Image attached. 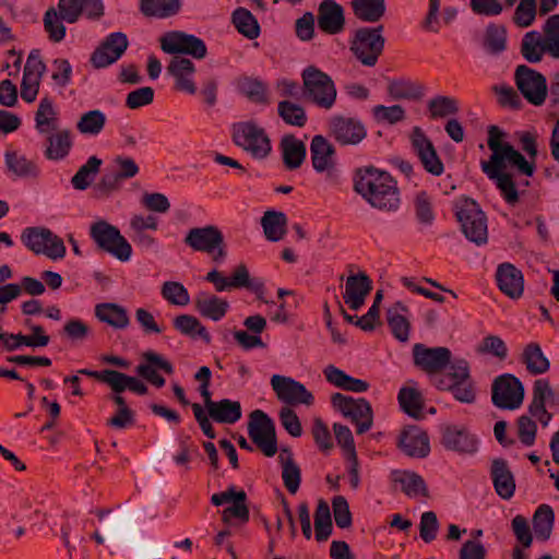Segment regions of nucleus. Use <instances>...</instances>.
I'll list each match as a JSON object with an SVG mask.
<instances>
[{"label": "nucleus", "instance_id": "338daca9", "mask_svg": "<svg viewBox=\"0 0 559 559\" xmlns=\"http://www.w3.org/2000/svg\"><path fill=\"white\" fill-rule=\"evenodd\" d=\"M112 176L115 179L133 178L139 173L136 163L128 156H117L111 164Z\"/></svg>", "mask_w": 559, "mask_h": 559}, {"label": "nucleus", "instance_id": "5fc2aeb1", "mask_svg": "<svg viewBox=\"0 0 559 559\" xmlns=\"http://www.w3.org/2000/svg\"><path fill=\"white\" fill-rule=\"evenodd\" d=\"M316 538L319 542L326 540L332 533L331 511L328 502L320 500L314 519Z\"/></svg>", "mask_w": 559, "mask_h": 559}, {"label": "nucleus", "instance_id": "2eb2a0df", "mask_svg": "<svg viewBox=\"0 0 559 559\" xmlns=\"http://www.w3.org/2000/svg\"><path fill=\"white\" fill-rule=\"evenodd\" d=\"M524 399V388L521 381L512 374L506 373L495 380L492 402L502 409L519 408Z\"/></svg>", "mask_w": 559, "mask_h": 559}, {"label": "nucleus", "instance_id": "7ed1b4c3", "mask_svg": "<svg viewBox=\"0 0 559 559\" xmlns=\"http://www.w3.org/2000/svg\"><path fill=\"white\" fill-rule=\"evenodd\" d=\"M233 139L238 147L257 160L265 159L272 152L267 132L254 120L235 123Z\"/></svg>", "mask_w": 559, "mask_h": 559}, {"label": "nucleus", "instance_id": "a211bd4d", "mask_svg": "<svg viewBox=\"0 0 559 559\" xmlns=\"http://www.w3.org/2000/svg\"><path fill=\"white\" fill-rule=\"evenodd\" d=\"M442 444L454 452L474 454L478 450L479 440L467 426L450 424L442 428Z\"/></svg>", "mask_w": 559, "mask_h": 559}, {"label": "nucleus", "instance_id": "dca6fc26", "mask_svg": "<svg viewBox=\"0 0 559 559\" xmlns=\"http://www.w3.org/2000/svg\"><path fill=\"white\" fill-rule=\"evenodd\" d=\"M46 70L39 50H32L25 62L21 82V97L24 102L31 104L36 100Z\"/></svg>", "mask_w": 559, "mask_h": 559}, {"label": "nucleus", "instance_id": "c9c22d12", "mask_svg": "<svg viewBox=\"0 0 559 559\" xmlns=\"http://www.w3.org/2000/svg\"><path fill=\"white\" fill-rule=\"evenodd\" d=\"M393 479L399 484L402 490L411 498L427 496V486L420 475L412 471H396L393 473Z\"/></svg>", "mask_w": 559, "mask_h": 559}, {"label": "nucleus", "instance_id": "7c9ffc66", "mask_svg": "<svg viewBox=\"0 0 559 559\" xmlns=\"http://www.w3.org/2000/svg\"><path fill=\"white\" fill-rule=\"evenodd\" d=\"M4 164L8 171L16 178H36L39 175L37 164L16 151L4 153Z\"/></svg>", "mask_w": 559, "mask_h": 559}, {"label": "nucleus", "instance_id": "58836bf2", "mask_svg": "<svg viewBox=\"0 0 559 559\" xmlns=\"http://www.w3.org/2000/svg\"><path fill=\"white\" fill-rule=\"evenodd\" d=\"M521 51L528 62L536 63L548 52V45L539 32L531 31L523 37Z\"/></svg>", "mask_w": 559, "mask_h": 559}, {"label": "nucleus", "instance_id": "ddd939ff", "mask_svg": "<svg viewBox=\"0 0 559 559\" xmlns=\"http://www.w3.org/2000/svg\"><path fill=\"white\" fill-rule=\"evenodd\" d=\"M514 76L519 91L528 103L539 106L545 102L548 87L546 78L542 73L527 66H519Z\"/></svg>", "mask_w": 559, "mask_h": 559}, {"label": "nucleus", "instance_id": "cd10ccee", "mask_svg": "<svg viewBox=\"0 0 559 559\" xmlns=\"http://www.w3.org/2000/svg\"><path fill=\"white\" fill-rule=\"evenodd\" d=\"M323 374L331 385L342 390L362 393L369 389V383L367 381L354 378L334 365H328L324 367Z\"/></svg>", "mask_w": 559, "mask_h": 559}, {"label": "nucleus", "instance_id": "9b49d317", "mask_svg": "<svg viewBox=\"0 0 559 559\" xmlns=\"http://www.w3.org/2000/svg\"><path fill=\"white\" fill-rule=\"evenodd\" d=\"M186 243L195 251L206 252L214 262L226 258L224 237L214 226L193 228L186 236Z\"/></svg>", "mask_w": 559, "mask_h": 559}, {"label": "nucleus", "instance_id": "603ef678", "mask_svg": "<svg viewBox=\"0 0 559 559\" xmlns=\"http://www.w3.org/2000/svg\"><path fill=\"white\" fill-rule=\"evenodd\" d=\"M485 49L493 55L500 53L507 46V29L502 25L489 24L485 32Z\"/></svg>", "mask_w": 559, "mask_h": 559}, {"label": "nucleus", "instance_id": "864d4df0", "mask_svg": "<svg viewBox=\"0 0 559 559\" xmlns=\"http://www.w3.org/2000/svg\"><path fill=\"white\" fill-rule=\"evenodd\" d=\"M102 160L96 156H91L87 162L80 167L72 178V185L78 190H85L95 179Z\"/></svg>", "mask_w": 559, "mask_h": 559}, {"label": "nucleus", "instance_id": "c03bdc74", "mask_svg": "<svg viewBox=\"0 0 559 559\" xmlns=\"http://www.w3.org/2000/svg\"><path fill=\"white\" fill-rule=\"evenodd\" d=\"M355 15L366 22L379 21L385 12L384 0H353Z\"/></svg>", "mask_w": 559, "mask_h": 559}, {"label": "nucleus", "instance_id": "8fccbe9b", "mask_svg": "<svg viewBox=\"0 0 559 559\" xmlns=\"http://www.w3.org/2000/svg\"><path fill=\"white\" fill-rule=\"evenodd\" d=\"M233 23L240 34L249 39H254L260 35V26L252 13L243 8H239L233 13Z\"/></svg>", "mask_w": 559, "mask_h": 559}, {"label": "nucleus", "instance_id": "4468645a", "mask_svg": "<svg viewBox=\"0 0 559 559\" xmlns=\"http://www.w3.org/2000/svg\"><path fill=\"white\" fill-rule=\"evenodd\" d=\"M160 48L169 55H187L194 59H203L207 52L201 38L183 32L165 34L160 39Z\"/></svg>", "mask_w": 559, "mask_h": 559}, {"label": "nucleus", "instance_id": "0e129e2a", "mask_svg": "<svg viewBox=\"0 0 559 559\" xmlns=\"http://www.w3.org/2000/svg\"><path fill=\"white\" fill-rule=\"evenodd\" d=\"M417 218L421 224L430 225L433 219L432 200L425 191H419L414 197Z\"/></svg>", "mask_w": 559, "mask_h": 559}, {"label": "nucleus", "instance_id": "680f3d73", "mask_svg": "<svg viewBox=\"0 0 559 559\" xmlns=\"http://www.w3.org/2000/svg\"><path fill=\"white\" fill-rule=\"evenodd\" d=\"M536 12V0H520L515 8L513 21L520 27H528L534 23Z\"/></svg>", "mask_w": 559, "mask_h": 559}, {"label": "nucleus", "instance_id": "4d7b16f0", "mask_svg": "<svg viewBox=\"0 0 559 559\" xmlns=\"http://www.w3.org/2000/svg\"><path fill=\"white\" fill-rule=\"evenodd\" d=\"M162 296L175 306L183 307L190 302L187 288L181 283L175 281H168L163 284Z\"/></svg>", "mask_w": 559, "mask_h": 559}, {"label": "nucleus", "instance_id": "c85d7f7f", "mask_svg": "<svg viewBox=\"0 0 559 559\" xmlns=\"http://www.w3.org/2000/svg\"><path fill=\"white\" fill-rule=\"evenodd\" d=\"M310 153L316 171L323 173L333 168L335 162L334 147L322 135L313 136Z\"/></svg>", "mask_w": 559, "mask_h": 559}, {"label": "nucleus", "instance_id": "6e6552de", "mask_svg": "<svg viewBox=\"0 0 559 559\" xmlns=\"http://www.w3.org/2000/svg\"><path fill=\"white\" fill-rule=\"evenodd\" d=\"M331 404L334 411L356 424L358 433H365L372 428L373 412L367 400L334 393L331 396Z\"/></svg>", "mask_w": 559, "mask_h": 559}, {"label": "nucleus", "instance_id": "052dcab7", "mask_svg": "<svg viewBox=\"0 0 559 559\" xmlns=\"http://www.w3.org/2000/svg\"><path fill=\"white\" fill-rule=\"evenodd\" d=\"M278 115L286 123L296 127L304 126L307 120L304 108L298 104L287 100L278 104Z\"/></svg>", "mask_w": 559, "mask_h": 559}, {"label": "nucleus", "instance_id": "69168bd1", "mask_svg": "<svg viewBox=\"0 0 559 559\" xmlns=\"http://www.w3.org/2000/svg\"><path fill=\"white\" fill-rule=\"evenodd\" d=\"M283 428L294 438L302 435V426L297 413L290 406H283L278 412Z\"/></svg>", "mask_w": 559, "mask_h": 559}, {"label": "nucleus", "instance_id": "79ce46f5", "mask_svg": "<svg viewBox=\"0 0 559 559\" xmlns=\"http://www.w3.org/2000/svg\"><path fill=\"white\" fill-rule=\"evenodd\" d=\"M555 522V513L550 506L542 504L533 518L535 537L539 540H547L550 537Z\"/></svg>", "mask_w": 559, "mask_h": 559}, {"label": "nucleus", "instance_id": "13d9d810", "mask_svg": "<svg viewBox=\"0 0 559 559\" xmlns=\"http://www.w3.org/2000/svg\"><path fill=\"white\" fill-rule=\"evenodd\" d=\"M372 116L377 123L395 124L405 118V110L400 105H377L372 108Z\"/></svg>", "mask_w": 559, "mask_h": 559}, {"label": "nucleus", "instance_id": "412c9836", "mask_svg": "<svg viewBox=\"0 0 559 559\" xmlns=\"http://www.w3.org/2000/svg\"><path fill=\"white\" fill-rule=\"evenodd\" d=\"M136 373L157 388L165 384V379L158 374L164 371L168 374L174 372L173 365L160 354L147 350L142 355V361L135 369Z\"/></svg>", "mask_w": 559, "mask_h": 559}, {"label": "nucleus", "instance_id": "09e8293b", "mask_svg": "<svg viewBox=\"0 0 559 559\" xmlns=\"http://www.w3.org/2000/svg\"><path fill=\"white\" fill-rule=\"evenodd\" d=\"M180 8L179 0H142L141 10L147 16L168 17L178 12Z\"/></svg>", "mask_w": 559, "mask_h": 559}, {"label": "nucleus", "instance_id": "774afa93", "mask_svg": "<svg viewBox=\"0 0 559 559\" xmlns=\"http://www.w3.org/2000/svg\"><path fill=\"white\" fill-rule=\"evenodd\" d=\"M62 17L55 9L46 12L44 24L49 37L55 41H60L66 36V27L62 24Z\"/></svg>", "mask_w": 559, "mask_h": 559}, {"label": "nucleus", "instance_id": "473e14b6", "mask_svg": "<svg viewBox=\"0 0 559 559\" xmlns=\"http://www.w3.org/2000/svg\"><path fill=\"white\" fill-rule=\"evenodd\" d=\"M206 412L213 420L228 425L237 423L242 416L240 403L229 399L211 403Z\"/></svg>", "mask_w": 559, "mask_h": 559}, {"label": "nucleus", "instance_id": "423d86ee", "mask_svg": "<svg viewBox=\"0 0 559 559\" xmlns=\"http://www.w3.org/2000/svg\"><path fill=\"white\" fill-rule=\"evenodd\" d=\"M302 82L306 96L321 108L330 109L336 100V86L330 75L313 66L304 69Z\"/></svg>", "mask_w": 559, "mask_h": 559}, {"label": "nucleus", "instance_id": "49530a36", "mask_svg": "<svg viewBox=\"0 0 559 559\" xmlns=\"http://www.w3.org/2000/svg\"><path fill=\"white\" fill-rule=\"evenodd\" d=\"M261 225L267 240L278 241L285 234L286 216L282 212L266 211Z\"/></svg>", "mask_w": 559, "mask_h": 559}, {"label": "nucleus", "instance_id": "a878e982", "mask_svg": "<svg viewBox=\"0 0 559 559\" xmlns=\"http://www.w3.org/2000/svg\"><path fill=\"white\" fill-rule=\"evenodd\" d=\"M490 475L497 495L509 500L515 492V478L508 463L502 459H495L491 463Z\"/></svg>", "mask_w": 559, "mask_h": 559}, {"label": "nucleus", "instance_id": "bf43d9fd", "mask_svg": "<svg viewBox=\"0 0 559 559\" xmlns=\"http://www.w3.org/2000/svg\"><path fill=\"white\" fill-rule=\"evenodd\" d=\"M545 41L548 45V53L559 58V14L549 16L544 24Z\"/></svg>", "mask_w": 559, "mask_h": 559}, {"label": "nucleus", "instance_id": "6ab92c4d", "mask_svg": "<svg viewBox=\"0 0 559 559\" xmlns=\"http://www.w3.org/2000/svg\"><path fill=\"white\" fill-rule=\"evenodd\" d=\"M176 91L194 95L198 91L195 82L197 67L187 58L175 57L167 67Z\"/></svg>", "mask_w": 559, "mask_h": 559}, {"label": "nucleus", "instance_id": "aec40b11", "mask_svg": "<svg viewBox=\"0 0 559 559\" xmlns=\"http://www.w3.org/2000/svg\"><path fill=\"white\" fill-rule=\"evenodd\" d=\"M127 35L121 32L110 33L92 56L95 68H106L121 58L128 47Z\"/></svg>", "mask_w": 559, "mask_h": 559}, {"label": "nucleus", "instance_id": "393cba45", "mask_svg": "<svg viewBox=\"0 0 559 559\" xmlns=\"http://www.w3.org/2000/svg\"><path fill=\"white\" fill-rule=\"evenodd\" d=\"M413 355L416 366L428 372L442 369L451 360V352L445 347L428 348L423 344H415Z\"/></svg>", "mask_w": 559, "mask_h": 559}, {"label": "nucleus", "instance_id": "4c0bfd02", "mask_svg": "<svg viewBox=\"0 0 559 559\" xmlns=\"http://www.w3.org/2000/svg\"><path fill=\"white\" fill-rule=\"evenodd\" d=\"M72 147V135L67 129L58 130L48 139L45 156L49 160H61L68 156Z\"/></svg>", "mask_w": 559, "mask_h": 559}, {"label": "nucleus", "instance_id": "de8ad7c7", "mask_svg": "<svg viewBox=\"0 0 559 559\" xmlns=\"http://www.w3.org/2000/svg\"><path fill=\"white\" fill-rule=\"evenodd\" d=\"M400 406L411 417L418 418L423 408V396L415 385L403 386L397 395Z\"/></svg>", "mask_w": 559, "mask_h": 559}, {"label": "nucleus", "instance_id": "6e6d98bb", "mask_svg": "<svg viewBox=\"0 0 559 559\" xmlns=\"http://www.w3.org/2000/svg\"><path fill=\"white\" fill-rule=\"evenodd\" d=\"M437 388L450 391L461 403L471 404L475 401V385L472 379L456 383H437Z\"/></svg>", "mask_w": 559, "mask_h": 559}, {"label": "nucleus", "instance_id": "f3484780", "mask_svg": "<svg viewBox=\"0 0 559 559\" xmlns=\"http://www.w3.org/2000/svg\"><path fill=\"white\" fill-rule=\"evenodd\" d=\"M409 139L412 147L425 170L432 176H441L444 171L443 163L426 133L420 128L415 127L411 132Z\"/></svg>", "mask_w": 559, "mask_h": 559}, {"label": "nucleus", "instance_id": "0eeeda50", "mask_svg": "<svg viewBox=\"0 0 559 559\" xmlns=\"http://www.w3.org/2000/svg\"><path fill=\"white\" fill-rule=\"evenodd\" d=\"M21 240L35 254H41L55 261L63 259L67 253L63 240L45 227L25 228Z\"/></svg>", "mask_w": 559, "mask_h": 559}, {"label": "nucleus", "instance_id": "72a5a7b5", "mask_svg": "<svg viewBox=\"0 0 559 559\" xmlns=\"http://www.w3.org/2000/svg\"><path fill=\"white\" fill-rule=\"evenodd\" d=\"M388 324L392 334L400 342H407L409 338V313L401 302L392 306L386 313Z\"/></svg>", "mask_w": 559, "mask_h": 559}, {"label": "nucleus", "instance_id": "f704fd0d", "mask_svg": "<svg viewBox=\"0 0 559 559\" xmlns=\"http://www.w3.org/2000/svg\"><path fill=\"white\" fill-rule=\"evenodd\" d=\"M198 311L212 321L223 319L229 308V304L217 296L200 293L195 298Z\"/></svg>", "mask_w": 559, "mask_h": 559}, {"label": "nucleus", "instance_id": "f257e3e1", "mask_svg": "<svg viewBox=\"0 0 559 559\" xmlns=\"http://www.w3.org/2000/svg\"><path fill=\"white\" fill-rule=\"evenodd\" d=\"M487 144L491 155L480 160V168L496 183L506 201L512 204L518 201V191L510 171L516 169L531 177L535 167L509 143L508 134L497 126L489 127Z\"/></svg>", "mask_w": 559, "mask_h": 559}, {"label": "nucleus", "instance_id": "1a4fd4ad", "mask_svg": "<svg viewBox=\"0 0 559 559\" xmlns=\"http://www.w3.org/2000/svg\"><path fill=\"white\" fill-rule=\"evenodd\" d=\"M382 31V26L362 27L355 33L350 48L364 66L372 67L377 63L384 48Z\"/></svg>", "mask_w": 559, "mask_h": 559}, {"label": "nucleus", "instance_id": "5701e85b", "mask_svg": "<svg viewBox=\"0 0 559 559\" xmlns=\"http://www.w3.org/2000/svg\"><path fill=\"white\" fill-rule=\"evenodd\" d=\"M496 281L499 289L511 299H519L524 293V275L514 264L504 262L497 266Z\"/></svg>", "mask_w": 559, "mask_h": 559}, {"label": "nucleus", "instance_id": "ea45409f", "mask_svg": "<svg viewBox=\"0 0 559 559\" xmlns=\"http://www.w3.org/2000/svg\"><path fill=\"white\" fill-rule=\"evenodd\" d=\"M58 114L53 102L41 98L35 115V127L39 133H47L57 130Z\"/></svg>", "mask_w": 559, "mask_h": 559}, {"label": "nucleus", "instance_id": "c756f323", "mask_svg": "<svg viewBox=\"0 0 559 559\" xmlns=\"http://www.w3.org/2000/svg\"><path fill=\"white\" fill-rule=\"evenodd\" d=\"M319 27L330 34L338 33L344 25L342 7L333 0H325L319 8Z\"/></svg>", "mask_w": 559, "mask_h": 559}, {"label": "nucleus", "instance_id": "bb28decb", "mask_svg": "<svg viewBox=\"0 0 559 559\" xmlns=\"http://www.w3.org/2000/svg\"><path fill=\"white\" fill-rule=\"evenodd\" d=\"M371 282L364 273L350 275L346 280L344 301L353 310H358L364 304L366 296L370 292Z\"/></svg>", "mask_w": 559, "mask_h": 559}, {"label": "nucleus", "instance_id": "e433bc0d", "mask_svg": "<svg viewBox=\"0 0 559 559\" xmlns=\"http://www.w3.org/2000/svg\"><path fill=\"white\" fill-rule=\"evenodd\" d=\"M281 151L284 164L289 169H296L300 167L306 158V146L302 141L286 135L282 139Z\"/></svg>", "mask_w": 559, "mask_h": 559}, {"label": "nucleus", "instance_id": "f03ea898", "mask_svg": "<svg viewBox=\"0 0 559 559\" xmlns=\"http://www.w3.org/2000/svg\"><path fill=\"white\" fill-rule=\"evenodd\" d=\"M355 190L372 207L395 211L400 206V192L392 176L374 167L359 169L355 177Z\"/></svg>", "mask_w": 559, "mask_h": 559}, {"label": "nucleus", "instance_id": "37998d69", "mask_svg": "<svg viewBox=\"0 0 559 559\" xmlns=\"http://www.w3.org/2000/svg\"><path fill=\"white\" fill-rule=\"evenodd\" d=\"M106 120V115L102 110H88L81 116L76 122V128L83 135L97 136L104 130Z\"/></svg>", "mask_w": 559, "mask_h": 559}, {"label": "nucleus", "instance_id": "20e7f679", "mask_svg": "<svg viewBox=\"0 0 559 559\" xmlns=\"http://www.w3.org/2000/svg\"><path fill=\"white\" fill-rule=\"evenodd\" d=\"M455 213L465 237L481 246L487 242V219L479 205L469 198H460L455 202Z\"/></svg>", "mask_w": 559, "mask_h": 559}, {"label": "nucleus", "instance_id": "f8f14e48", "mask_svg": "<svg viewBox=\"0 0 559 559\" xmlns=\"http://www.w3.org/2000/svg\"><path fill=\"white\" fill-rule=\"evenodd\" d=\"M248 433L252 441L266 456H274L277 452L275 425L272 418L263 411H253L248 423Z\"/></svg>", "mask_w": 559, "mask_h": 559}, {"label": "nucleus", "instance_id": "b1692460", "mask_svg": "<svg viewBox=\"0 0 559 559\" xmlns=\"http://www.w3.org/2000/svg\"><path fill=\"white\" fill-rule=\"evenodd\" d=\"M399 447L412 457L423 459L430 452L429 438L418 426H408L402 430Z\"/></svg>", "mask_w": 559, "mask_h": 559}, {"label": "nucleus", "instance_id": "2f4dec72", "mask_svg": "<svg viewBox=\"0 0 559 559\" xmlns=\"http://www.w3.org/2000/svg\"><path fill=\"white\" fill-rule=\"evenodd\" d=\"M95 316L100 321L114 329L122 330L129 326L130 319L124 307L114 304L104 302L95 307Z\"/></svg>", "mask_w": 559, "mask_h": 559}, {"label": "nucleus", "instance_id": "e2e57ef3", "mask_svg": "<svg viewBox=\"0 0 559 559\" xmlns=\"http://www.w3.org/2000/svg\"><path fill=\"white\" fill-rule=\"evenodd\" d=\"M469 367L466 360L455 359L449 366L448 372L443 378L436 379L435 383H456L469 380Z\"/></svg>", "mask_w": 559, "mask_h": 559}, {"label": "nucleus", "instance_id": "9d476101", "mask_svg": "<svg viewBox=\"0 0 559 559\" xmlns=\"http://www.w3.org/2000/svg\"><path fill=\"white\" fill-rule=\"evenodd\" d=\"M270 385L275 393L277 400L285 406L302 405L310 407L314 404V395L304 383L296 379L275 373L270 379Z\"/></svg>", "mask_w": 559, "mask_h": 559}, {"label": "nucleus", "instance_id": "3c124183", "mask_svg": "<svg viewBox=\"0 0 559 559\" xmlns=\"http://www.w3.org/2000/svg\"><path fill=\"white\" fill-rule=\"evenodd\" d=\"M523 357L527 369L532 373H544L550 368V362L538 344H528L523 352Z\"/></svg>", "mask_w": 559, "mask_h": 559}, {"label": "nucleus", "instance_id": "a18cd8bd", "mask_svg": "<svg viewBox=\"0 0 559 559\" xmlns=\"http://www.w3.org/2000/svg\"><path fill=\"white\" fill-rule=\"evenodd\" d=\"M283 481L290 493H296L300 485V468L294 463L292 452L283 449L280 453Z\"/></svg>", "mask_w": 559, "mask_h": 559}, {"label": "nucleus", "instance_id": "39448f33", "mask_svg": "<svg viewBox=\"0 0 559 559\" xmlns=\"http://www.w3.org/2000/svg\"><path fill=\"white\" fill-rule=\"evenodd\" d=\"M91 237L104 251L118 261L126 263L132 258V247L120 230L105 221H97L91 226Z\"/></svg>", "mask_w": 559, "mask_h": 559}, {"label": "nucleus", "instance_id": "a19ab883", "mask_svg": "<svg viewBox=\"0 0 559 559\" xmlns=\"http://www.w3.org/2000/svg\"><path fill=\"white\" fill-rule=\"evenodd\" d=\"M174 325L181 334H185L191 338H199L205 343L211 342L210 333L195 317L190 314H181L175 319Z\"/></svg>", "mask_w": 559, "mask_h": 559}, {"label": "nucleus", "instance_id": "4be33fe9", "mask_svg": "<svg viewBox=\"0 0 559 559\" xmlns=\"http://www.w3.org/2000/svg\"><path fill=\"white\" fill-rule=\"evenodd\" d=\"M330 130L343 145H357L367 135L365 124L355 118L334 117L330 121Z\"/></svg>", "mask_w": 559, "mask_h": 559}]
</instances>
